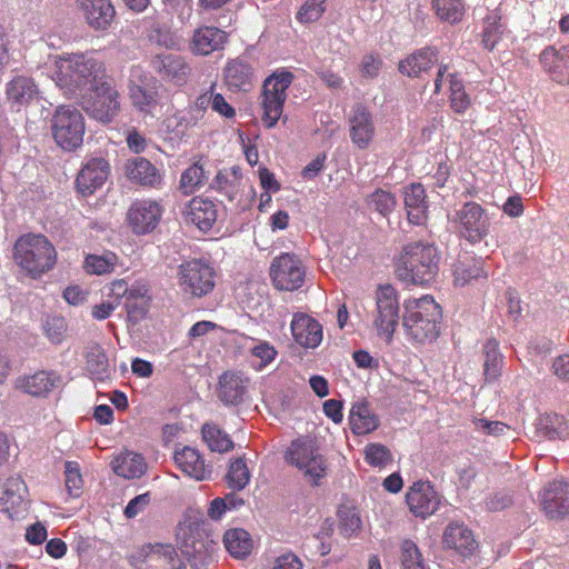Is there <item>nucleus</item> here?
Returning a JSON list of instances; mask_svg holds the SVG:
<instances>
[{"label": "nucleus", "mask_w": 569, "mask_h": 569, "mask_svg": "<svg viewBox=\"0 0 569 569\" xmlns=\"http://www.w3.org/2000/svg\"><path fill=\"white\" fill-rule=\"evenodd\" d=\"M110 78L102 61L89 54H71L58 62L56 82L67 97L79 99Z\"/></svg>", "instance_id": "f257e3e1"}, {"label": "nucleus", "mask_w": 569, "mask_h": 569, "mask_svg": "<svg viewBox=\"0 0 569 569\" xmlns=\"http://www.w3.org/2000/svg\"><path fill=\"white\" fill-rule=\"evenodd\" d=\"M438 248L422 240L410 241L401 249L397 261V276L412 284H427L435 280L439 271Z\"/></svg>", "instance_id": "f03ea898"}, {"label": "nucleus", "mask_w": 569, "mask_h": 569, "mask_svg": "<svg viewBox=\"0 0 569 569\" xmlns=\"http://www.w3.org/2000/svg\"><path fill=\"white\" fill-rule=\"evenodd\" d=\"M441 318V307L429 295L405 302L402 326L407 336L416 342L435 341L439 336Z\"/></svg>", "instance_id": "7ed1b4c3"}, {"label": "nucleus", "mask_w": 569, "mask_h": 569, "mask_svg": "<svg viewBox=\"0 0 569 569\" xmlns=\"http://www.w3.org/2000/svg\"><path fill=\"white\" fill-rule=\"evenodd\" d=\"M14 262L32 278L40 277L52 269L57 252L42 234H23L13 246Z\"/></svg>", "instance_id": "20e7f679"}, {"label": "nucleus", "mask_w": 569, "mask_h": 569, "mask_svg": "<svg viewBox=\"0 0 569 569\" xmlns=\"http://www.w3.org/2000/svg\"><path fill=\"white\" fill-rule=\"evenodd\" d=\"M50 128L54 142L64 151H73L82 146L86 119L78 108L58 106L52 113Z\"/></svg>", "instance_id": "39448f33"}, {"label": "nucleus", "mask_w": 569, "mask_h": 569, "mask_svg": "<svg viewBox=\"0 0 569 569\" xmlns=\"http://www.w3.org/2000/svg\"><path fill=\"white\" fill-rule=\"evenodd\" d=\"M293 79V73L286 69H278L264 79L260 106L263 110L262 121L267 128H273L280 119L287 99V89Z\"/></svg>", "instance_id": "423d86ee"}, {"label": "nucleus", "mask_w": 569, "mask_h": 569, "mask_svg": "<svg viewBox=\"0 0 569 569\" xmlns=\"http://www.w3.org/2000/svg\"><path fill=\"white\" fill-rule=\"evenodd\" d=\"M82 110L101 123H110L121 110L120 93L111 77L79 99Z\"/></svg>", "instance_id": "0eeeda50"}, {"label": "nucleus", "mask_w": 569, "mask_h": 569, "mask_svg": "<svg viewBox=\"0 0 569 569\" xmlns=\"http://www.w3.org/2000/svg\"><path fill=\"white\" fill-rule=\"evenodd\" d=\"M128 96L131 106L143 117L154 118L159 109L158 80L139 66L130 70Z\"/></svg>", "instance_id": "6e6552de"}, {"label": "nucleus", "mask_w": 569, "mask_h": 569, "mask_svg": "<svg viewBox=\"0 0 569 569\" xmlns=\"http://www.w3.org/2000/svg\"><path fill=\"white\" fill-rule=\"evenodd\" d=\"M284 459L315 483L326 475V460L318 452L315 442L307 437L293 440L286 451Z\"/></svg>", "instance_id": "1a4fd4ad"}, {"label": "nucleus", "mask_w": 569, "mask_h": 569, "mask_svg": "<svg viewBox=\"0 0 569 569\" xmlns=\"http://www.w3.org/2000/svg\"><path fill=\"white\" fill-rule=\"evenodd\" d=\"M178 284L191 297H203L214 288V270L201 259H192L179 266Z\"/></svg>", "instance_id": "9d476101"}, {"label": "nucleus", "mask_w": 569, "mask_h": 569, "mask_svg": "<svg viewBox=\"0 0 569 569\" xmlns=\"http://www.w3.org/2000/svg\"><path fill=\"white\" fill-rule=\"evenodd\" d=\"M458 233L470 243L483 240L490 230L489 217L477 202H466L452 218Z\"/></svg>", "instance_id": "9b49d317"}, {"label": "nucleus", "mask_w": 569, "mask_h": 569, "mask_svg": "<svg viewBox=\"0 0 569 569\" xmlns=\"http://www.w3.org/2000/svg\"><path fill=\"white\" fill-rule=\"evenodd\" d=\"M398 322L399 301L397 291L390 284H381L376 290L373 326L380 336H385L390 341Z\"/></svg>", "instance_id": "f8f14e48"}, {"label": "nucleus", "mask_w": 569, "mask_h": 569, "mask_svg": "<svg viewBox=\"0 0 569 569\" xmlns=\"http://www.w3.org/2000/svg\"><path fill=\"white\" fill-rule=\"evenodd\" d=\"M306 270L297 256L282 253L276 257L270 266V277L273 286L283 291L299 289L305 281Z\"/></svg>", "instance_id": "ddd939ff"}, {"label": "nucleus", "mask_w": 569, "mask_h": 569, "mask_svg": "<svg viewBox=\"0 0 569 569\" xmlns=\"http://www.w3.org/2000/svg\"><path fill=\"white\" fill-rule=\"evenodd\" d=\"M351 142L360 150H366L376 136V126L371 112L362 104H356L348 117Z\"/></svg>", "instance_id": "4468645a"}, {"label": "nucleus", "mask_w": 569, "mask_h": 569, "mask_svg": "<svg viewBox=\"0 0 569 569\" xmlns=\"http://www.w3.org/2000/svg\"><path fill=\"white\" fill-rule=\"evenodd\" d=\"M161 214L162 209L157 201L138 200L130 206L127 219L134 233L144 234L158 226Z\"/></svg>", "instance_id": "2eb2a0df"}, {"label": "nucleus", "mask_w": 569, "mask_h": 569, "mask_svg": "<svg viewBox=\"0 0 569 569\" xmlns=\"http://www.w3.org/2000/svg\"><path fill=\"white\" fill-rule=\"evenodd\" d=\"M152 69L160 78L177 87L184 86L191 73L190 66L178 54L159 53L151 60Z\"/></svg>", "instance_id": "dca6fc26"}, {"label": "nucleus", "mask_w": 569, "mask_h": 569, "mask_svg": "<svg viewBox=\"0 0 569 569\" xmlns=\"http://www.w3.org/2000/svg\"><path fill=\"white\" fill-rule=\"evenodd\" d=\"M109 173L110 164L106 159L101 157L91 158L82 166L77 176V190L83 196L92 194L97 189L103 186Z\"/></svg>", "instance_id": "f3484780"}, {"label": "nucleus", "mask_w": 569, "mask_h": 569, "mask_svg": "<svg viewBox=\"0 0 569 569\" xmlns=\"http://www.w3.org/2000/svg\"><path fill=\"white\" fill-rule=\"evenodd\" d=\"M541 505L550 519L569 516V482L563 479L550 482L541 493Z\"/></svg>", "instance_id": "a211bd4d"}, {"label": "nucleus", "mask_w": 569, "mask_h": 569, "mask_svg": "<svg viewBox=\"0 0 569 569\" xmlns=\"http://www.w3.org/2000/svg\"><path fill=\"white\" fill-rule=\"evenodd\" d=\"M406 499L410 511L421 518L433 515L440 505V498L429 482H415Z\"/></svg>", "instance_id": "6ab92c4d"}, {"label": "nucleus", "mask_w": 569, "mask_h": 569, "mask_svg": "<svg viewBox=\"0 0 569 569\" xmlns=\"http://www.w3.org/2000/svg\"><path fill=\"white\" fill-rule=\"evenodd\" d=\"M28 489L21 477H10L0 496V511L10 518L20 517L28 509Z\"/></svg>", "instance_id": "aec40b11"}, {"label": "nucleus", "mask_w": 569, "mask_h": 569, "mask_svg": "<svg viewBox=\"0 0 569 569\" xmlns=\"http://www.w3.org/2000/svg\"><path fill=\"white\" fill-rule=\"evenodd\" d=\"M183 216L187 222L194 224L202 231H207L217 221L218 207L208 198L194 197L186 204Z\"/></svg>", "instance_id": "412c9836"}, {"label": "nucleus", "mask_w": 569, "mask_h": 569, "mask_svg": "<svg viewBox=\"0 0 569 569\" xmlns=\"http://www.w3.org/2000/svg\"><path fill=\"white\" fill-rule=\"evenodd\" d=\"M290 327L295 341L303 348H316L322 341V326L306 313H295Z\"/></svg>", "instance_id": "4be33fe9"}, {"label": "nucleus", "mask_w": 569, "mask_h": 569, "mask_svg": "<svg viewBox=\"0 0 569 569\" xmlns=\"http://www.w3.org/2000/svg\"><path fill=\"white\" fill-rule=\"evenodd\" d=\"M124 174L131 182L146 187L156 188L162 181L160 170L142 157L128 159L124 163Z\"/></svg>", "instance_id": "5701e85b"}, {"label": "nucleus", "mask_w": 569, "mask_h": 569, "mask_svg": "<svg viewBox=\"0 0 569 569\" xmlns=\"http://www.w3.org/2000/svg\"><path fill=\"white\" fill-rule=\"evenodd\" d=\"M545 70L558 83H569V47H549L540 54Z\"/></svg>", "instance_id": "b1692460"}, {"label": "nucleus", "mask_w": 569, "mask_h": 569, "mask_svg": "<svg viewBox=\"0 0 569 569\" xmlns=\"http://www.w3.org/2000/svg\"><path fill=\"white\" fill-rule=\"evenodd\" d=\"M443 545L446 548L456 550L459 555L467 558L477 549L478 543L472 531L460 522H450L443 532Z\"/></svg>", "instance_id": "393cba45"}, {"label": "nucleus", "mask_w": 569, "mask_h": 569, "mask_svg": "<svg viewBox=\"0 0 569 569\" xmlns=\"http://www.w3.org/2000/svg\"><path fill=\"white\" fill-rule=\"evenodd\" d=\"M248 379L240 372L222 373L218 383V398L227 406H237L244 399Z\"/></svg>", "instance_id": "a878e982"}, {"label": "nucleus", "mask_w": 569, "mask_h": 569, "mask_svg": "<svg viewBox=\"0 0 569 569\" xmlns=\"http://www.w3.org/2000/svg\"><path fill=\"white\" fill-rule=\"evenodd\" d=\"M61 385V377L52 371H39L17 380L16 387L33 397H46Z\"/></svg>", "instance_id": "bb28decb"}, {"label": "nucleus", "mask_w": 569, "mask_h": 569, "mask_svg": "<svg viewBox=\"0 0 569 569\" xmlns=\"http://www.w3.org/2000/svg\"><path fill=\"white\" fill-rule=\"evenodd\" d=\"M174 461L183 473L198 481L206 480L211 475V469L206 466L204 460L194 448L183 447L176 451Z\"/></svg>", "instance_id": "cd10ccee"}, {"label": "nucleus", "mask_w": 569, "mask_h": 569, "mask_svg": "<svg viewBox=\"0 0 569 569\" xmlns=\"http://www.w3.org/2000/svg\"><path fill=\"white\" fill-rule=\"evenodd\" d=\"M348 419L351 431L357 436L368 435L378 429L380 425L379 417L365 400L352 403Z\"/></svg>", "instance_id": "c85d7f7f"}, {"label": "nucleus", "mask_w": 569, "mask_h": 569, "mask_svg": "<svg viewBox=\"0 0 569 569\" xmlns=\"http://www.w3.org/2000/svg\"><path fill=\"white\" fill-rule=\"evenodd\" d=\"M242 186V173L239 167L218 171L209 187L214 192L224 197L228 201L237 200Z\"/></svg>", "instance_id": "c756f323"}, {"label": "nucleus", "mask_w": 569, "mask_h": 569, "mask_svg": "<svg viewBox=\"0 0 569 569\" xmlns=\"http://www.w3.org/2000/svg\"><path fill=\"white\" fill-rule=\"evenodd\" d=\"M88 23L97 29L104 30L114 18V8L110 0H78Z\"/></svg>", "instance_id": "7c9ffc66"}, {"label": "nucleus", "mask_w": 569, "mask_h": 569, "mask_svg": "<svg viewBox=\"0 0 569 569\" xmlns=\"http://www.w3.org/2000/svg\"><path fill=\"white\" fill-rule=\"evenodd\" d=\"M6 94L12 108L20 109L37 99L39 91L31 78L19 76L8 82Z\"/></svg>", "instance_id": "2f4dec72"}, {"label": "nucleus", "mask_w": 569, "mask_h": 569, "mask_svg": "<svg viewBox=\"0 0 569 569\" xmlns=\"http://www.w3.org/2000/svg\"><path fill=\"white\" fill-rule=\"evenodd\" d=\"M403 194L408 220L413 224H422L429 208L425 188L420 183H412L405 189Z\"/></svg>", "instance_id": "473e14b6"}, {"label": "nucleus", "mask_w": 569, "mask_h": 569, "mask_svg": "<svg viewBox=\"0 0 569 569\" xmlns=\"http://www.w3.org/2000/svg\"><path fill=\"white\" fill-rule=\"evenodd\" d=\"M438 61L437 51L431 48L419 50L399 63V71L408 77H419Z\"/></svg>", "instance_id": "72a5a7b5"}, {"label": "nucleus", "mask_w": 569, "mask_h": 569, "mask_svg": "<svg viewBox=\"0 0 569 569\" xmlns=\"http://www.w3.org/2000/svg\"><path fill=\"white\" fill-rule=\"evenodd\" d=\"M224 79L229 88L248 91L252 86L253 69L242 60H233L224 69Z\"/></svg>", "instance_id": "f704fd0d"}, {"label": "nucleus", "mask_w": 569, "mask_h": 569, "mask_svg": "<svg viewBox=\"0 0 569 569\" xmlns=\"http://www.w3.org/2000/svg\"><path fill=\"white\" fill-rule=\"evenodd\" d=\"M532 437L540 441L542 439H556L563 436L566 431V421L562 416L557 413H546L540 416L533 425Z\"/></svg>", "instance_id": "c9c22d12"}, {"label": "nucleus", "mask_w": 569, "mask_h": 569, "mask_svg": "<svg viewBox=\"0 0 569 569\" xmlns=\"http://www.w3.org/2000/svg\"><path fill=\"white\" fill-rule=\"evenodd\" d=\"M113 470L118 476L127 479L139 478L146 470L144 459L136 452H122L114 459Z\"/></svg>", "instance_id": "e433bc0d"}, {"label": "nucleus", "mask_w": 569, "mask_h": 569, "mask_svg": "<svg viewBox=\"0 0 569 569\" xmlns=\"http://www.w3.org/2000/svg\"><path fill=\"white\" fill-rule=\"evenodd\" d=\"M223 543L229 553L234 558L247 557L253 547L250 533L241 528L227 530L223 535Z\"/></svg>", "instance_id": "4c0bfd02"}, {"label": "nucleus", "mask_w": 569, "mask_h": 569, "mask_svg": "<svg viewBox=\"0 0 569 569\" xmlns=\"http://www.w3.org/2000/svg\"><path fill=\"white\" fill-rule=\"evenodd\" d=\"M87 369L100 381L110 377V366L104 350L99 345L89 346L86 352Z\"/></svg>", "instance_id": "58836bf2"}, {"label": "nucleus", "mask_w": 569, "mask_h": 569, "mask_svg": "<svg viewBox=\"0 0 569 569\" xmlns=\"http://www.w3.org/2000/svg\"><path fill=\"white\" fill-rule=\"evenodd\" d=\"M431 6L437 18L450 24L460 22L466 12L463 0H431Z\"/></svg>", "instance_id": "ea45409f"}, {"label": "nucleus", "mask_w": 569, "mask_h": 569, "mask_svg": "<svg viewBox=\"0 0 569 569\" xmlns=\"http://www.w3.org/2000/svg\"><path fill=\"white\" fill-rule=\"evenodd\" d=\"M483 375L486 380L493 381L500 376L502 366V356L499 351L498 342L493 339L488 340L483 347Z\"/></svg>", "instance_id": "a19ab883"}, {"label": "nucleus", "mask_w": 569, "mask_h": 569, "mask_svg": "<svg viewBox=\"0 0 569 569\" xmlns=\"http://www.w3.org/2000/svg\"><path fill=\"white\" fill-rule=\"evenodd\" d=\"M202 437L212 451L227 452L233 448L229 436L214 425L206 423L202 427Z\"/></svg>", "instance_id": "79ce46f5"}, {"label": "nucleus", "mask_w": 569, "mask_h": 569, "mask_svg": "<svg viewBox=\"0 0 569 569\" xmlns=\"http://www.w3.org/2000/svg\"><path fill=\"white\" fill-rule=\"evenodd\" d=\"M117 261L118 258L112 252L102 256L89 254L84 260V268L89 273L104 274L113 270Z\"/></svg>", "instance_id": "37998d69"}, {"label": "nucleus", "mask_w": 569, "mask_h": 569, "mask_svg": "<svg viewBox=\"0 0 569 569\" xmlns=\"http://www.w3.org/2000/svg\"><path fill=\"white\" fill-rule=\"evenodd\" d=\"M250 480L249 469L242 458H238L231 462L228 473L227 481L230 488L233 490H242Z\"/></svg>", "instance_id": "c03bdc74"}, {"label": "nucleus", "mask_w": 569, "mask_h": 569, "mask_svg": "<svg viewBox=\"0 0 569 569\" xmlns=\"http://www.w3.org/2000/svg\"><path fill=\"white\" fill-rule=\"evenodd\" d=\"M206 180V173L199 163H193L187 168L180 178V189L184 194L192 193Z\"/></svg>", "instance_id": "a18cd8bd"}, {"label": "nucleus", "mask_w": 569, "mask_h": 569, "mask_svg": "<svg viewBox=\"0 0 569 569\" xmlns=\"http://www.w3.org/2000/svg\"><path fill=\"white\" fill-rule=\"evenodd\" d=\"M450 78V106L457 113H463L470 107V98L465 91L462 82L453 74Z\"/></svg>", "instance_id": "49530a36"}, {"label": "nucleus", "mask_w": 569, "mask_h": 569, "mask_svg": "<svg viewBox=\"0 0 569 569\" xmlns=\"http://www.w3.org/2000/svg\"><path fill=\"white\" fill-rule=\"evenodd\" d=\"M401 562L403 569H425V562L417 545L405 540L401 545Z\"/></svg>", "instance_id": "de8ad7c7"}, {"label": "nucleus", "mask_w": 569, "mask_h": 569, "mask_svg": "<svg viewBox=\"0 0 569 569\" xmlns=\"http://www.w3.org/2000/svg\"><path fill=\"white\" fill-rule=\"evenodd\" d=\"M338 516L343 536L349 537L360 528L361 520L356 509L343 506L338 510Z\"/></svg>", "instance_id": "09e8293b"}, {"label": "nucleus", "mask_w": 569, "mask_h": 569, "mask_svg": "<svg viewBox=\"0 0 569 569\" xmlns=\"http://www.w3.org/2000/svg\"><path fill=\"white\" fill-rule=\"evenodd\" d=\"M326 0H306L297 12L296 19L300 23L318 20L325 11Z\"/></svg>", "instance_id": "8fccbe9b"}, {"label": "nucleus", "mask_w": 569, "mask_h": 569, "mask_svg": "<svg viewBox=\"0 0 569 569\" xmlns=\"http://www.w3.org/2000/svg\"><path fill=\"white\" fill-rule=\"evenodd\" d=\"M223 38H191L188 48L193 54L208 56L223 48Z\"/></svg>", "instance_id": "3c124183"}, {"label": "nucleus", "mask_w": 569, "mask_h": 569, "mask_svg": "<svg viewBox=\"0 0 569 569\" xmlns=\"http://www.w3.org/2000/svg\"><path fill=\"white\" fill-rule=\"evenodd\" d=\"M365 455L366 461L372 467H385L392 459L390 450L381 443H369Z\"/></svg>", "instance_id": "603ef678"}, {"label": "nucleus", "mask_w": 569, "mask_h": 569, "mask_svg": "<svg viewBox=\"0 0 569 569\" xmlns=\"http://www.w3.org/2000/svg\"><path fill=\"white\" fill-rule=\"evenodd\" d=\"M370 203L382 216L389 214L396 207V198L388 191L377 190L370 196Z\"/></svg>", "instance_id": "864d4df0"}, {"label": "nucleus", "mask_w": 569, "mask_h": 569, "mask_svg": "<svg viewBox=\"0 0 569 569\" xmlns=\"http://www.w3.org/2000/svg\"><path fill=\"white\" fill-rule=\"evenodd\" d=\"M66 487L71 496L78 497L80 495L82 478L76 462H66Z\"/></svg>", "instance_id": "5fc2aeb1"}, {"label": "nucleus", "mask_w": 569, "mask_h": 569, "mask_svg": "<svg viewBox=\"0 0 569 569\" xmlns=\"http://www.w3.org/2000/svg\"><path fill=\"white\" fill-rule=\"evenodd\" d=\"M473 425L478 431L490 436H501L510 431V427L501 421H491L485 418H475Z\"/></svg>", "instance_id": "6e6d98bb"}, {"label": "nucleus", "mask_w": 569, "mask_h": 569, "mask_svg": "<svg viewBox=\"0 0 569 569\" xmlns=\"http://www.w3.org/2000/svg\"><path fill=\"white\" fill-rule=\"evenodd\" d=\"M481 274L482 269L479 264H473L472 268H466L463 263H459L455 268V282L458 286H465Z\"/></svg>", "instance_id": "4d7b16f0"}, {"label": "nucleus", "mask_w": 569, "mask_h": 569, "mask_svg": "<svg viewBox=\"0 0 569 569\" xmlns=\"http://www.w3.org/2000/svg\"><path fill=\"white\" fill-rule=\"evenodd\" d=\"M149 303L150 301L126 299L128 319L133 323H137L140 320H142L148 312Z\"/></svg>", "instance_id": "13d9d810"}, {"label": "nucleus", "mask_w": 569, "mask_h": 569, "mask_svg": "<svg viewBox=\"0 0 569 569\" xmlns=\"http://www.w3.org/2000/svg\"><path fill=\"white\" fill-rule=\"evenodd\" d=\"M150 493L146 492L131 499L124 509V516L129 519L141 513L150 503Z\"/></svg>", "instance_id": "bf43d9fd"}, {"label": "nucleus", "mask_w": 569, "mask_h": 569, "mask_svg": "<svg viewBox=\"0 0 569 569\" xmlns=\"http://www.w3.org/2000/svg\"><path fill=\"white\" fill-rule=\"evenodd\" d=\"M153 553H161L171 562L170 569H187V566L178 558V555L171 545H154L151 547Z\"/></svg>", "instance_id": "052dcab7"}, {"label": "nucleus", "mask_w": 569, "mask_h": 569, "mask_svg": "<svg viewBox=\"0 0 569 569\" xmlns=\"http://www.w3.org/2000/svg\"><path fill=\"white\" fill-rule=\"evenodd\" d=\"M251 353L261 360V366H267L274 359L277 351L270 343L261 341L251 349Z\"/></svg>", "instance_id": "680f3d73"}, {"label": "nucleus", "mask_w": 569, "mask_h": 569, "mask_svg": "<svg viewBox=\"0 0 569 569\" xmlns=\"http://www.w3.org/2000/svg\"><path fill=\"white\" fill-rule=\"evenodd\" d=\"M231 24V17L230 16H221L214 24L200 27L196 30L194 36H204L203 31L214 32V33H221L222 36H228L231 31H227L226 28H228Z\"/></svg>", "instance_id": "e2e57ef3"}, {"label": "nucleus", "mask_w": 569, "mask_h": 569, "mask_svg": "<svg viewBox=\"0 0 569 569\" xmlns=\"http://www.w3.org/2000/svg\"><path fill=\"white\" fill-rule=\"evenodd\" d=\"M47 539V529L41 522H36L27 528L26 540L31 545H41Z\"/></svg>", "instance_id": "0e129e2a"}, {"label": "nucleus", "mask_w": 569, "mask_h": 569, "mask_svg": "<svg viewBox=\"0 0 569 569\" xmlns=\"http://www.w3.org/2000/svg\"><path fill=\"white\" fill-rule=\"evenodd\" d=\"M271 569H302V563L296 555L284 553L276 558Z\"/></svg>", "instance_id": "69168bd1"}, {"label": "nucleus", "mask_w": 569, "mask_h": 569, "mask_svg": "<svg viewBox=\"0 0 569 569\" xmlns=\"http://www.w3.org/2000/svg\"><path fill=\"white\" fill-rule=\"evenodd\" d=\"M46 333L48 338L54 342L58 343L62 340L63 336V321L62 319L53 318L51 320H48L46 322Z\"/></svg>", "instance_id": "338daca9"}, {"label": "nucleus", "mask_w": 569, "mask_h": 569, "mask_svg": "<svg viewBox=\"0 0 569 569\" xmlns=\"http://www.w3.org/2000/svg\"><path fill=\"white\" fill-rule=\"evenodd\" d=\"M552 371L560 380L569 381V355L557 357L552 363Z\"/></svg>", "instance_id": "774afa93"}]
</instances>
